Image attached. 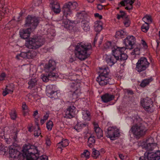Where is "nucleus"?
I'll list each match as a JSON object with an SVG mask.
<instances>
[{
    "label": "nucleus",
    "instance_id": "3c124183",
    "mask_svg": "<svg viewBox=\"0 0 160 160\" xmlns=\"http://www.w3.org/2000/svg\"><path fill=\"white\" fill-rule=\"evenodd\" d=\"M46 144L48 146H49L51 144V142L48 136H47L45 138Z\"/></svg>",
    "mask_w": 160,
    "mask_h": 160
},
{
    "label": "nucleus",
    "instance_id": "a18cd8bd",
    "mask_svg": "<svg viewBox=\"0 0 160 160\" xmlns=\"http://www.w3.org/2000/svg\"><path fill=\"white\" fill-rule=\"evenodd\" d=\"M10 115L12 119L15 120L17 117V114L14 110H12L10 112Z\"/></svg>",
    "mask_w": 160,
    "mask_h": 160
},
{
    "label": "nucleus",
    "instance_id": "ddd939ff",
    "mask_svg": "<svg viewBox=\"0 0 160 160\" xmlns=\"http://www.w3.org/2000/svg\"><path fill=\"white\" fill-rule=\"evenodd\" d=\"M37 54V52L33 50H30L27 52H22L20 54L17 55L16 58L18 59H21V58L28 59L34 58Z\"/></svg>",
    "mask_w": 160,
    "mask_h": 160
},
{
    "label": "nucleus",
    "instance_id": "7c9ffc66",
    "mask_svg": "<svg viewBox=\"0 0 160 160\" xmlns=\"http://www.w3.org/2000/svg\"><path fill=\"white\" fill-rule=\"evenodd\" d=\"M22 108L23 114L24 116L28 114L29 109L28 106L26 105L25 102H23L22 105Z\"/></svg>",
    "mask_w": 160,
    "mask_h": 160
},
{
    "label": "nucleus",
    "instance_id": "5fc2aeb1",
    "mask_svg": "<svg viewBox=\"0 0 160 160\" xmlns=\"http://www.w3.org/2000/svg\"><path fill=\"white\" fill-rule=\"evenodd\" d=\"M109 80V78L107 77V76L103 75L101 76V80Z\"/></svg>",
    "mask_w": 160,
    "mask_h": 160
},
{
    "label": "nucleus",
    "instance_id": "69168bd1",
    "mask_svg": "<svg viewBox=\"0 0 160 160\" xmlns=\"http://www.w3.org/2000/svg\"><path fill=\"white\" fill-rule=\"evenodd\" d=\"M142 44L143 46H147L146 43L144 40H142Z\"/></svg>",
    "mask_w": 160,
    "mask_h": 160
},
{
    "label": "nucleus",
    "instance_id": "2eb2a0df",
    "mask_svg": "<svg viewBox=\"0 0 160 160\" xmlns=\"http://www.w3.org/2000/svg\"><path fill=\"white\" fill-rule=\"evenodd\" d=\"M119 130L117 128L113 127H109L108 128L107 136L111 140H114L116 137L119 136Z\"/></svg>",
    "mask_w": 160,
    "mask_h": 160
},
{
    "label": "nucleus",
    "instance_id": "c9c22d12",
    "mask_svg": "<svg viewBox=\"0 0 160 160\" xmlns=\"http://www.w3.org/2000/svg\"><path fill=\"white\" fill-rule=\"evenodd\" d=\"M93 27L95 31L96 32H99L100 30V21L99 20H97L95 21L94 23Z\"/></svg>",
    "mask_w": 160,
    "mask_h": 160
},
{
    "label": "nucleus",
    "instance_id": "13d9d810",
    "mask_svg": "<svg viewBox=\"0 0 160 160\" xmlns=\"http://www.w3.org/2000/svg\"><path fill=\"white\" fill-rule=\"evenodd\" d=\"M99 78H100V74H98V76L96 79V81L98 83V84L100 85V81L99 80Z\"/></svg>",
    "mask_w": 160,
    "mask_h": 160
},
{
    "label": "nucleus",
    "instance_id": "f3484780",
    "mask_svg": "<svg viewBox=\"0 0 160 160\" xmlns=\"http://www.w3.org/2000/svg\"><path fill=\"white\" fill-rule=\"evenodd\" d=\"M76 111V108L73 105L69 106L66 110L65 117L68 118L74 117L75 115Z\"/></svg>",
    "mask_w": 160,
    "mask_h": 160
},
{
    "label": "nucleus",
    "instance_id": "b1692460",
    "mask_svg": "<svg viewBox=\"0 0 160 160\" xmlns=\"http://www.w3.org/2000/svg\"><path fill=\"white\" fill-rule=\"evenodd\" d=\"M14 87V85L12 84L7 86L3 92V95L5 96L8 94L12 93L13 92Z\"/></svg>",
    "mask_w": 160,
    "mask_h": 160
},
{
    "label": "nucleus",
    "instance_id": "4c0bfd02",
    "mask_svg": "<svg viewBox=\"0 0 160 160\" xmlns=\"http://www.w3.org/2000/svg\"><path fill=\"white\" fill-rule=\"evenodd\" d=\"M149 28V23L147 22H145V24H143L141 27L142 31L146 32Z\"/></svg>",
    "mask_w": 160,
    "mask_h": 160
},
{
    "label": "nucleus",
    "instance_id": "c03bdc74",
    "mask_svg": "<svg viewBox=\"0 0 160 160\" xmlns=\"http://www.w3.org/2000/svg\"><path fill=\"white\" fill-rule=\"evenodd\" d=\"M120 14L117 15V18L118 19H119L121 18H122L123 19L127 17L124 12L121 11H120Z\"/></svg>",
    "mask_w": 160,
    "mask_h": 160
},
{
    "label": "nucleus",
    "instance_id": "0eeeda50",
    "mask_svg": "<svg viewBox=\"0 0 160 160\" xmlns=\"http://www.w3.org/2000/svg\"><path fill=\"white\" fill-rule=\"evenodd\" d=\"M70 86L72 92L71 98L72 99H76L81 94L80 83L72 81L70 83Z\"/></svg>",
    "mask_w": 160,
    "mask_h": 160
},
{
    "label": "nucleus",
    "instance_id": "8fccbe9b",
    "mask_svg": "<svg viewBox=\"0 0 160 160\" xmlns=\"http://www.w3.org/2000/svg\"><path fill=\"white\" fill-rule=\"evenodd\" d=\"M109 80L106 79L104 80H102L101 77V86H104L107 84L109 82Z\"/></svg>",
    "mask_w": 160,
    "mask_h": 160
},
{
    "label": "nucleus",
    "instance_id": "052dcab7",
    "mask_svg": "<svg viewBox=\"0 0 160 160\" xmlns=\"http://www.w3.org/2000/svg\"><path fill=\"white\" fill-rule=\"evenodd\" d=\"M140 49L139 48H135L133 50V51L135 52L136 53H138V52H139Z\"/></svg>",
    "mask_w": 160,
    "mask_h": 160
},
{
    "label": "nucleus",
    "instance_id": "a211bd4d",
    "mask_svg": "<svg viewBox=\"0 0 160 160\" xmlns=\"http://www.w3.org/2000/svg\"><path fill=\"white\" fill-rule=\"evenodd\" d=\"M153 139L150 138L147 140L146 145L144 146L145 149L148 151H152L157 147L156 143H153Z\"/></svg>",
    "mask_w": 160,
    "mask_h": 160
},
{
    "label": "nucleus",
    "instance_id": "dca6fc26",
    "mask_svg": "<svg viewBox=\"0 0 160 160\" xmlns=\"http://www.w3.org/2000/svg\"><path fill=\"white\" fill-rule=\"evenodd\" d=\"M145 155H147V159L148 160H158L160 159V151L158 150L154 153L146 152Z\"/></svg>",
    "mask_w": 160,
    "mask_h": 160
},
{
    "label": "nucleus",
    "instance_id": "4be33fe9",
    "mask_svg": "<svg viewBox=\"0 0 160 160\" xmlns=\"http://www.w3.org/2000/svg\"><path fill=\"white\" fill-rule=\"evenodd\" d=\"M51 3L52 4V8L53 12L56 13H59L61 9L59 4L56 0H53Z\"/></svg>",
    "mask_w": 160,
    "mask_h": 160
},
{
    "label": "nucleus",
    "instance_id": "e2e57ef3",
    "mask_svg": "<svg viewBox=\"0 0 160 160\" xmlns=\"http://www.w3.org/2000/svg\"><path fill=\"white\" fill-rule=\"evenodd\" d=\"M145 157H141L139 158V160H146L145 158H147V155L145 156L144 155Z\"/></svg>",
    "mask_w": 160,
    "mask_h": 160
},
{
    "label": "nucleus",
    "instance_id": "6e6552de",
    "mask_svg": "<svg viewBox=\"0 0 160 160\" xmlns=\"http://www.w3.org/2000/svg\"><path fill=\"white\" fill-rule=\"evenodd\" d=\"M126 48L123 47H118L114 50H112V55L115 56L121 61H124L128 58V55L125 53Z\"/></svg>",
    "mask_w": 160,
    "mask_h": 160
},
{
    "label": "nucleus",
    "instance_id": "37998d69",
    "mask_svg": "<svg viewBox=\"0 0 160 160\" xmlns=\"http://www.w3.org/2000/svg\"><path fill=\"white\" fill-rule=\"evenodd\" d=\"M41 134V131L38 126H37V128H36L34 131V135L35 137H38Z\"/></svg>",
    "mask_w": 160,
    "mask_h": 160
},
{
    "label": "nucleus",
    "instance_id": "79ce46f5",
    "mask_svg": "<svg viewBox=\"0 0 160 160\" xmlns=\"http://www.w3.org/2000/svg\"><path fill=\"white\" fill-rule=\"evenodd\" d=\"M55 78V77H49L48 74L47 73L46 75L44 74H42L41 75V78L42 79L43 81L44 82H47L48 81V78Z\"/></svg>",
    "mask_w": 160,
    "mask_h": 160
},
{
    "label": "nucleus",
    "instance_id": "423d86ee",
    "mask_svg": "<svg viewBox=\"0 0 160 160\" xmlns=\"http://www.w3.org/2000/svg\"><path fill=\"white\" fill-rule=\"evenodd\" d=\"M78 6V3L75 2H70L65 3L62 9L64 15L66 17L70 16L72 14L73 10L75 9Z\"/></svg>",
    "mask_w": 160,
    "mask_h": 160
},
{
    "label": "nucleus",
    "instance_id": "4d7b16f0",
    "mask_svg": "<svg viewBox=\"0 0 160 160\" xmlns=\"http://www.w3.org/2000/svg\"><path fill=\"white\" fill-rule=\"evenodd\" d=\"M94 16L95 18H98L100 19V15L98 13H95L94 14Z\"/></svg>",
    "mask_w": 160,
    "mask_h": 160
},
{
    "label": "nucleus",
    "instance_id": "864d4df0",
    "mask_svg": "<svg viewBox=\"0 0 160 160\" xmlns=\"http://www.w3.org/2000/svg\"><path fill=\"white\" fill-rule=\"evenodd\" d=\"M6 77V74L5 73H2L0 75V81L4 80Z\"/></svg>",
    "mask_w": 160,
    "mask_h": 160
},
{
    "label": "nucleus",
    "instance_id": "e433bc0d",
    "mask_svg": "<svg viewBox=\"0 0 160 160\" xmlns=\"http://www.w3.org/2000/svg\"><path fill=\"white\" fill-rule=\"evenodd\" d=\"M152 79H147L143 80L142 82L140 84V86L142 87H145L146 86L148 85L149 82L152 81Z\"/></svg>",
    "mask_w": 160,
    "mask_h": 160
},
{
    "label": "nucleus",
    "instance_id": "20e7f679",
    "mask_svg": "<svg viewBox=\"0 0 160 160\" xmlns=\"http://www.w3.org/2000/svg\"><path fill=\"white\" fill-rule=\"evenodd\" d=\"M146 128L142 123L136 124L131 128L130 131L135 137L140 138L144 135L146 131Z\"/></svg>",
    "mask_w": 160,
    "mask_h": 160
},
{
    "label": "nucleus",
    "instance_id": "09e8293b",
    "mask_svg": "<svg viewBox=\"0 0 160 160\" xmlns=\"http://www.w3.org/2000/svg\"><path fill=\"white\" fill-rule=\"evenodd\" d=\"M143 20L145 22L146 21L148 22H152L151 17L149 16H146L142 18Z\"/></svg>",
    "mask_w": 160,
    "mask_h": 160
},
{
    "label": "nucleus",
    "instance_id": "49530a36",
    "mask_svg": "<svg viewBox=\"0 0 160 160\" xmlns=\"http://www.w3.org/2000/svg\"><path fill=\"white\" fill-rule=\"evenodd\" d=\"M123 20H124L123 23L124 25L126 27H128L130 24V21L128 16Z\"/></svg>",
    "mask_w": 160,
    "mask_h": 160
},
{
    "label": "nucleus",
    "instance_id": "bb28decb",
    "mask_svg": "<svg viewBox=\"0 0 160 160\" xmlns=\"http://www.w3.org/2000/svg\"><path fill=\"white\" fill-rule=\"evenodd\" d=\"M82 118L85 120L89 121L91 119L90 112L88 110H83L82 112Z\"/></svg>",
    "mask_w": 160,
    "mask_h": 160
},
{
    "label": "nucleus",
    "instance_id": "338daca9",
    "mask_svg": "<svg viewBox=\"0 0 160 160\" xmlns=\"http://www.w3.org/2000/svg\"><path fill=\"white\" fill-rule=\"evenodd\" d=\"M140 4L141 3L140 2H138L137 3H135L136 5L137 6H138V7H139L140 6Z\"/></svg>",
    "mask_w": 160,
    "mask_h": 160
},
{
    "label": "nucleus",
    "instance_id": "393cba45",
    "mask_svg": "<svg viewBox=\"0 0 160 160\" xmlns=\"http://www.w3.org/2000/svg\"><path fill=\"white\" fill-rule=\"evenodd\" d=\"M114 95L108 93L106 94L101 97L102 101L104 102H110L114 99Z\"/></svg>",
    "mask_w": 160,
    "mask_h": 160
},
{
    "label": "nucleus",
    "instance_id": "bf43d9fd",
    "mask_svg": "<svg viewBox=\"0 0 160 160\" xmlns=\"http://www.w3.org/2000/svg\"><path fill=\"white\" fill-rule=\"evenodd\" d=\"M119 157L122 160H123L124 158V156L122 154H119Z\"/></svg>",
    "mask_w": 160,
    "mask_h": 160
},
{
    "label": "nucleus",
    "instance_id": "9d476101",
    "mask_svg": "<svg viewBox=\"0 0 160 160\" xmlns=\"http://www.w3.org/2000/svg\"><path fill=\"white\" fill-rule=\"evenodd\" d=\"M150 63L146 58L142 57L138 60L136 64V70L139 72L144 71L149 67Z\"/></svg>",
    "mask_w": 160,
    "mask_h": 160
},
{
    "label": "nucleus",
    "instance_id": "cd10ccee",
    "mask_svg": "<svg viewBox=\"0 0 160 160\" xmlns=\"http://www.w3.org/2000/svg\"><path fill=\"white\" fill-rule=\"evenodd\" d=\"M82 27L83 30L87 32L90 30L89 22L86 21H83L82 22Z\"/></svg>",
    "mask_w": 160,
    "mask_h": 160
},
{
    "label": "nucleus",
    "instance_id": "39448f33",
    "mask_svg": "<svg viewBox=\"0 0 160 160\" xmlns=\"http://www.w3.org/2000/svg\"><path fill=\"white\" fill-rule=\"evenodd\" d=\"M56 68V63L52 60H50L46 64L44 67V70L48 73L49 77H55L56 78L57 74L54 71Z\"/></svg>",
    "mask_w": 160,
    "mask_h": 160
},
{
    "label": "nucleus",
    "instance_id": "c85d7f7f",
    "mask_svg": "<svg viewBox=\"0 0 160 160\" xmlns=\"http://www.w3.org/2000/svg\"><path fill=\"white\" fill-rule=\"evenodd\" d=\"M109 72V68L107 66L103 68L102 67L101 68V77L103 75L107 76Z\"/></svg>",
    "mask_w": 160,
    "mask_h": 160
},
{
    "label": "nucleus",
    "instance_id": "603ef678",
    "mask_svg": "<svg viewBox=\"0 0 160 160\" xmlns=\"http://www.w3.org/2000/svg\"><path fill=\"white\" fill-rule=\"evenodd\" d=\"M111 43L110 42H107L104 44V47L105 48L107 49L110 48L111 47Z\"/></svg>",
    "mask_w": 160,
    "mask_h": 160
},
{
    "label": "nucleus",
    "instance_id": "a878e982",
    "mask_svg": "<svg viewBox=\"0 0 160 160\" xmlns=\"http://www.w3.org/2000/svg\"><path fill=\"white\" fill-rule=\"evenodd\" d=\"M38 79L37 78H32L28 82L29 86L28 88L31 89L34 88L37 84V81Z\"/></svg>",
    "mask_w": 160,
    "mask_h": 160
},
{
    "label": "nucleus",
    "instance_id": "c756f323",
    "mask_svg": "<svg viewBox=\"0 0 160 160\" xmlns=\"http://www.w3.org/2000/svg\"><path fill=\"white\" fill-rule=\"evenodd\" d=\"M94 129L96 134L98 138H100V128L99 127L98 124L95 122H93Z\"/></svg>",
    "mask_w": 160,
    "mask_h": 160
},
{
    "label": "nucleus",
    "instance_id": "f704fd0d",
    "mask_svg": "<svg viewBox=\"0 0 160 160\" xmlns=\"http://www.w3.org/2000/svg\"><path fill=\"white\" fill-rule=\"evenodd\" d=\"M86 126V124L81 122L78 123L75 126L74 128L78 132H80L81 129Z\"/></svg>",
    "mask_w": 160,
    "mask_h": 160
},
{
    "label": "nucleus",
    "instance_id": "9b49d317",
    "mask_svg": "<svg viewBox=\"0 0 160 160\" xmlns=\"http://www.w3.org/2000/svg\"><path fill=\"white\" fill-rule=\"evenodd\" d=\"M9 154L11 158L17 159L18 160H23V153H20L14 146H10L9 147Z\"/></svg>",
    "mask_w": 160,
    "mask_h": 160
},
{
    "label": "nucleus",
    "instance_id": "72a5a7b5",
    "mask_svg": "<svg viewBox=\"0 0 160 160\" xmlns=\"http://www.w3.org/2000/svg\"><path fill=\"white\" fill-rule=\"evenodd\" d=\"M90 155V153L87 150H85L81 154V157L85 158L86 160L89 158Z\"/></svg>",
    "mask_w": 160,
    "mask_h": 160
},
{
    "label": "nucleus",
    "instance_id": "f03ea898",
    "mask_svg": "<svg viewBox=\"0 0 160 160\" xmlns=\"http://www.w3.org/2000/svg\"><path fill=\"white\" fill-rule=\"evenodd\" d=\"M23 160H34L38 157L39 151L37 147L30 144H25L22 150Z\"/></svg>",
    "mask_w": 160,
    "mask_h": 160
},
{
    "label": "nucleus",
    "instance_id": "a19ab883",
    "mask_svg": "<svg viewBox=\"0 0 160 160\" xmlns=\"http://www.w3.org/2000/svg\"><path fill=\"white\" fill-rule=\"evenodd\" d=\"M53 123L51 120L48 121L46 124V128L49 131H51L53 126Z\"/></svg>",
    "mask_w": 160,
    "mask_h": 160
},
{
    "label": "nucleus",
    "instance_id": "aec40b11",
    "mask_svg": "<svg viewBox=\"0 0 160 160\" xmlns=\"http://www.w3.org/2000/svg\"><path fill=\"white\" fill-rule=\"evenodd\" d=\"M105 59L107 63L111 66L113 65L118 60H119L113 55L111 56H107Z\"/></svg>",
    "mask_w": 160,
    "mask_h": 160
},
{
    "label": "nucleus",
    "instance_id": "412c9836",
    "mask_svg": "<svg viewBox=\"0 0 160 160\" xmlns=\"http://www.w3.org/2000/svg\"><path fill=\"white\" fill-rule=\"evenodd\" d=\"M69 144V142L68 139H62L61 142L58 143L57 146V149L61 152L62 150V148L68 146Z\"/></svg>",
    "mask_w": 160,
    "mask_h": 160
},
{
    "label": "nucleus",
    "instance_id": "6ab92c4d",
    "mask_svg": "<svg viewBox=\"0 0 160 160\" xmlns=\"http://www.w3.org/2000/svg\"><path fill=\"white\" fill-rule=\"evenodd\" d=\"M31 30V28L20 30L19 31V34L20 37L24 39H27L30 36Z\"/></svg>",
    "mask_w": 160,
    "mask_h": 160
},
{
    "label": "nucleus",
    "instance_id": "6e6d98bb",
    "mask_svg": "<svg viewBox=\"0 0 160 160\" xmlns=\"http://www.w3.org/2000/svg\"><path fill=\"white\" fill-rule=\"evenodd\" d=\"M49 117V114L46 113L43 117V118L45 120H47Z\"/></svg>",
    "mask_w": 160,
    "mask_h": 160
},
{
    "label": "nucleus",
    "instance_id": "ea45409f",
    "mask_svg": "<svg viewBox=\"0 0 160 160\" xmlns=\"http://www.w3.org/2000/svg\"><path fill=\"white\" fill-rule=\"evenodd\" d=\"M126 34V32H125L123 30H120L117 31L116 32L115 36L116 37H119L121 38L123 37L124 36H125Z\"/></svg>",
    "mask_w": 160,
    "mask_h": 160
},
{
    "label": "nucleus",
    "instance_id": "680f3d73",
    "mask_svg": "<svg viewBox=\"0 0 160 160\" xmlns=\"http://www.w3.org/2000/svg\"><path fill=\"white\" fill-rule=\"evenodd\" d=\"M46 121V120H45L44 118H42V119H41L40 120L41 124L42 125L43 124L45 123Z\"/></svg>",
    "mask_w": 160,
    "mask_h": 160
},
{
    "label": "nucleus",
    "instance_id": "f8f14e48",
    "mask_svg": "<svg viewBox=\"0 0 160 160\" xmlns=\"http://www.w3.org/2000/svg\"><path fill=\"white\" fill-rule=\"evenodd\" d=\"M38 23V20L37 18L28 16L26 18L25 26L26 27L30 26L32 29H35Z\"/></svg>",
    "mask_w": 160,
    "mask_h": 160
},
{
    "label": "nucleus",
    "instance_id": "2f4dec72",
    "mask_svg": "<svg viewBox=\"0 0 160 160\" xmlns=\"http://www.w3.org/2000/svg\"><path fill=\"white\" fill-rule=\"evenodd\" d=\"M47 96L51 98H54L56 99L58 97V93L57 92H54L53 91H51L50 92H47Z\"/></svg>",
    "mask_w": 160,
    "mask_h": 160
},
{
    "label": "nucleus",
    "instance_id": "1a4fd4ad",
    "mask_svg": "<svg viewBox=\"0 0 160 160\" xmlns=\"http://www.w3.org/2000/svg\"><path fill=\"white\" fill-rule=\"evenodd\" d=\"M141 105L144 110L148 113L153 112L154 108L153 106V102L149 98H146L142 99L141 100Z\"/></svg>",
    "mask_w": 160,
    "mask_h": 160
},
{
    "label": "nucleus",
    "instance_id": "0e129e2a",
    "mask_svg": "<svg viewBox=\"0 0 160 160\" xmlns=\"http://www.w3.org/2000/svg\"><path fill=\"white\" fill-rule=\"evenodd\" d=\"M38 114V111L37 110H36L34 112V113H33V116L34 117H35V116Z\"/></svg>",
    "mask_w": 160,
    "mask_h": 160
},
{
    "label": "nucleus",
    "instance_id": "774afa93",
    "mask_svg": "<svg viewBox=\"0 0 160 160\" xmlns=\"http://www.w3.org/2000/svg\"><path fill=\"white\" fill-rule=\"evenodd\" d=\"M105 152L103 148H102L101 150V153L102 154L104 153Z\"/></svg>",
    "mask_w": 160,
    "mask_h": 160
},
{
    "label": "nucleus",
    "instance_id": "f257e3e1",
    "mask_svg": "<svg viewBox=\"0 0 160 160\" xmlns=\"http://www.w3.org/2000/svg\"><path fill=\"white\" fill-rule=\"evenodd\" d=\"M91 47L90 43L82 42L77 44L75 49V57L81 61L84 60L89 56L88 52Z\"/></svg>",
    "mask_w": 160,
    "mask_h": 160
},
{
    "label": "nucleus",
    "instance_id": "de8ad7c7",
    "mask_svg": "<svg viewBox=\"0 0 160 160\" xmlns=\"http://www.w3.org/2000/svg\"><path fill=\"white\" fill-rule=\"evenodd\" d=\"M37 160H48V158L46 155H43L37 158Z\"/></svg>",
    "mask_w": 160,
    "mask_h": 160
},
{
    "label": "nucleus",
    "instance_id": "5701e85b",
    "mask_svg": "<svg viewBox=\"0 0 160 160\" xmlns=\"http://www.w3.org/2000/svg\"><path fill=\"white\" fill-rule=\"evenodd\" d=\"M73 22L67 19L63 20L62 25L67 29H71L73 28Z\"/></svg>",
    "mask_w": 160,
    "mask_h": 160
},
{
    "label": "nucleus",
    "instance_id": "58836bf2",
    "mask_svg": "<svg viewBox=\"0 0 160 160\" xmlns=\"http://www.w3.org/2000/svg\"><path fill=\"white\" fill-rule=\"evenodd\" d=\"M100 154L99 152L96 150L95 148L92 149V156L94 158H97L98 157Z\"/></svg>",
    "mask_w": 160,
    "mask_h": 160
},
{
    "label": "nucleus",
    "instance_id": "473e14b6",
    "mask_svg": "<svg viewBox=\"0 0 160 160\" xmlns=\"http://www.w3.org/2000/svg\"><path fill=\"white\" fill-rule=\"evenodd\" d=\"M95 142V140L94 137H90L88 139V145L90 148H92Z\"/></svg>",
    "mask_w": 160,
    "mask_h": 160
},
{
    "label": "nucleus",
    "instance_id": "4468645a",
    "mask_svg": "<svg viewBox=\"0 0 160 160\" xmlns=\"http://www.w3.org/2000/svg\"><path fill=\"white\" fill-rule=\"evenodd\" d=\"M136 42L135 38L133 36H128L124 40V43L126 48L132 49L133 48V46Z\"/></svg>",
    "mask_w": 160,
    "mask_h": 160
},
{
    "label": "nucleus",
    "instance_id": "7ed1b4c3",
    "mask_svg": "<svg viewBox=\"0 0 160 160\" xmlns=\"http://www.w3.org/2000/svg\"><path fill=\"white\" fill-rule=\"evenodd\" d=\"M44 43L43 39L40 37L31 38L26 41L25 46L30 49H36L42 46Z\"/></svg>",
    "mask_w": 160,
    "mask_h": 160
}]
</instances>
